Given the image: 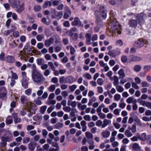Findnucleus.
I'll list each match as a JSON object with an SVG mask.
<instances>
[{"label": "nucleus", "instance_id": "f257e3e1", "mask_svg": "<svg viewBox=\"0 0 151 151\" xmlns=\"http://www.w3.org/2000/svg\"><path fill=\"white\" fill-rule=\"evenodd\" d=\"M147 17L146 15L143 12L138 14L136 17L137 20L134 19L130 20L129 22V24L130 27L135 28L137 26L138 23L140 25L144 24L145 23V19Z\"/></svg>", "mask_w": 151, "mask_h": 151}, {"label": "nucleus", "instance_id": "f03ea898", "mask_svg": "<svg viewBox=\"0 0 151 151\" xmlns=\"http://www.w3.org/2000/svg\"><path fill=\"white\" fill-rule=\"evenodd\" d=\"M34 68L32 70V79L33 81L37 83H42L45 80V78L43 75L36 69L35 65L33 64Z\"/></svg>", "mask_w": 151, "mask_h": 151}, {"label": "nucleus", "instance_id": "7ed1b4c3", "mask_svg": "<svg viewBox=\"0 0 151 151\" xmlns=\"http://www.w3.org/2000/svg\"><path fill=\"white\" fill-rule=\"evenodd\" d=\"M9 2L10 6L15 8L16 12L19 14L24 9V4H20V0H9Z\"/></svg>", "mask_w": 151, "mask_h": 151}, {"label": "nucleus", "instance_id": "20e7f679", "mask_svg": "<svg viewBox=\"0 0 151 151\" xmlns=\"http://www.w3.org/2000/svg\"><path fill=\"white\" fill-rule=\"evenodd\" d=\"M110 22L111 24V27L113 33L115 34H120L121 33V28L116 19H114L113 21H111Z\"/></svg>", "mask_w": 151, "mask_h": 151}, {"label": "nucleus", "instance_id": "39448f33", "mask_svg": "<svg viewBox=\"0 0 151 151\" xmlns=\"http://www.w3.org/2000/svg\"><path fill=\"white\" fill-rule=\"evenodd\" d=\"M99 13L100 16L104 19H105L107 17V11L106 8L104 6L100 7Z\"/></svg>", "mask_w": 151, "mask_h": 151}, {"label": "nucleus", "instance_id": "423d86ee", "mask_svg": "<svg viewBox=\"0 0 151 151\" xmlns=\"http://www.w3.org/2000/svg\"><path fill=\"white\" fill-rule=\"evenodd\" d=\"M142 58L140 57L134 55H131L129 56L128 60L129 62H136L142 60Z\"/></svg>", "mask_w": 151, "mask_h": 151}, {"label": "nucleus", "instance_id": "0eeeda50", "mask_svg": "<svg viewBox=\"0 0 151 151\" xmlns=\"http://www.w3.org/2000/svg\"><path fill=\"white\" fill-rule=\"evenodd\" d=\"M71 15V12L70 8L67 6L64 7V13L63 18L67 19Z\"/></svg>", "mask_w": 151, "mask_h": 151}, {"label": "nucleus", "instance_id": "6e6552de", "mask_svg": "<svg viewBox=\"0 0 151 151\" xmlns=\"http://www.w3.org/2000/svg\"><path fill=\"white\" fill-rule=\"evenodd\" d=\"M120 54L119 50L118 49L109 50L108 54L110 56L115 57Z\"/></svg>", "mask_w": 151, "mask_h": 151}, {"label": "nucleus", "instance_id": "1a4fd4ad", "mask_svg": "<svg viewBox=\"0 0 151 151\" xmlns=\"http://www.w3.org/2000/svg\"><path fill=\"white\" fill-rule=\"evenodd\" d=\"M146 42L147 41L145 40L139 39L135 42V45L137 47L139 48L142 47L146 43Z\"/></svg>", "mask_w": 151, "mask_h": 151}, {"label": "nucleus", "instance_id": "9d476101", "mask_svg": "<svg viewBox=\"0 0 151 151\" xmlns=\"http://www.w3.org/2000/svg\"><path fill=\"white\" fill-rule=\"evenodd\" d=\"M23 50L25 54H29L32 52L33 51L30 46L26 44L25 45L23 48Z\"/></svg>", "mask_w": 151, "mask_h": 151}, {"label": "nucleus", "instance_id": "9b49d317", "mask_svg": "<svg viewBox=\"0 0 151 151\" xmlns=\"http://www.w3.org/2000/svg\"><path fill=\"white\" fill-rule=\"evenodd\" d=\"M29 78H22L21 80L22 85L24 88L28 87Z\"/></svg>", "mask_w": 151, "mask_h": 151}, {"label": "nucleus", "instance_id": "f8f14e48", "mask_svg": "<svg viewBox=\"0 0 151 151\" xmlns=\"http://www.w3.org/2000/svg\"><path fill=\"white\" fill-rule=\"evenodd\" d=\"M6 62L9 63H13L15 61V59L14 56L12 55H8L6 58Z\"/></svg>", "mask_w": 151, "mask_h": 151}, {"label": "nucleus", "instance_id": "ddd939ff", "mask_svg": "<svg viewBox=\"0 0 151 151\" xmlns=\"http://www.w3.org/2000/svg\"><path fill=\"white\" fill-rule=\"evenodd\" d=\"M54 40L52 37H50L48 39L46 40L45 41V45L47 47H48L53 42Z\"/></svg>", "mask_w": 151, "mask_h": 151}, {"label": "nucleus", "instance_id": "4468645a", "mask_svg": "<svg viewBox=\"0 0 151 151\" xmlns=\"http://www.w3.org/2000/svg\"><path fill=\"white\" fill-rule=\"evenodd\" d=\"M137 136L138 138V139L140 140L145 141L146 139L147 140V138L146 134L145 133H142L141 135L139 133L137 134Z\"/></svg>", "mask_w": 151, "mask_h": 151}, {"label": "nucleus", "instance_id": "2eb2a0df", "mask_svg": "<svg viewBox=\"0 0 151 151\" xmlns=\"http://www.w3.org/2000/svg\"><path fill=\"white\" fill-rule=\"evenodd\" d=\"M76 79L72 76H68L66 77V83H72L76 81Z\"/></svg>", "mask_w": 151, "mask_h": 151}, {"label": "nucleus", "instance_id": "dca6fc26", "mask_svg": "<svg viewBox=\"0 0 151 151\" xmlns=\"http://www.w3.org/2000/svg\"><path fill=\"white\" fill-rule=\"evenodd\" d=\"M72 25L73 26H77L79 25L81 26V21L78 17H76L74 19V20L73 22Z\"/></svg>", "mask_w": 151, "mask_h": 151}, {"label": "nucleus", "instance_id": "f3484780", "mask_svg": "<svg viewBox=\"0 0 151 151\" xmlns=\"http://www.w3.org/2000/svg\"><path fill=\"white\" fill-rule=\"evenodd\" d=\"M12 117L14 119V122L15 124L19 123L21 122V119L18 117V114L16 113H13L12 114Z\"/></svg>", "mask_w": 151, "mask_h": 151}, {"label": "nucleus", "instance_id": "a211bd4d", "mask_svg": "<svg viewBox=\"0 0 151 151\" xmlns=\"http://www.w3.org/2000/svg\"><path fill=\"white\" fill-rule=\"evenodd\" d=\"M101 134L103 137L104 138H107L109 136L110 133L109 131L105 130L102 132Z\"/></svg>", "mask_w": 151, "mask_h": 151}, {"label": "nucleus", "instance_id": "6ab92c4d", "mask_svg": "<svg viewBox=\"0 0 151 151\" xmlns=\"http://www.w3.org/2000/svg\"><path fill=\"white\" fill-rule=\"evenodd\" d=\"M36 146V143L33 142H30L28 145V148L31 151H34Z\"/></svg>", "mask_w": 151, "mask_h": 151}, {"label": "nucleus", "instance_id": "aec40b11", "mask_svg": "<svg viewBox=\"0 0 151 151\" xmlns=\"http://www.w3.org/2000/svg\"><path fill=\"white\" fill-rule=\"evenodd\" d=\"M36 63L38 65H41L45 63V60L43 58H38L36 60Z\"/></svg>", "mask_w": 151, "mask_h": 151}, {"label": "nucleus", "instance_id": "412c9836", "mask_svg": "<svg viewBox=\"0 0 151 151\" xmlns=\"http://www.w3.org/2000/svg\"><path fill=\"white\" fill-rule=\"evenodd\" d=\"M103 124L102 125V128H105L109 123L111 124V121L105 119L103 120Z\"/></svg>", "mask_w": 151, "mask_h": 151}, {"label": "nucleus", "instance_id": "4be33fe9", "mask_svg": "<svg viewBox=\"0 0 151 151\" xmlns=\"http://www.w3.org/2000/svg\"><path fill=\"white\" fill-rule=\"evenodd\" d=\"M20 100L22 103L24 104L27 103L29 99L27 96L24 95H23L21 96Z\"/></svg>", "mask_w": 151, "mask_h": 151}, {"label": "nucleus", "instance_id": "5701e85b", "mask_svg": "<svg viewBox=\"0 0 151 151\" xmlns=\"http://www.w3.org/2000/svg\"><path fill=\"white\" fill-rule=\"evenodd\" d=\"M109 14L110 15V22H111V21H113L114 19H116V18L114 17L116 15V13L115 12H114L112 11H110Z\"/></svg>", "mask_w": 151, "mask_h": 151}, {"label": "nucleus", "instance_id": "b1692460", "mask_svg": "<svg viewBox=\"0 0 151 151\" xmlns=\"http://www.w3.org/2000/svg\"><path fill=\"white\" fill-rule=\"evenodd\" d=\"M118 74L119 75V78H123L125 76V74L124 72V70L122 69H120L118 72Z\"/></svg>", "mask_w": 151, "mask_h": 151}, {"label": "nucleus", "instance_id": "393cba45", "mask_svg": "<svg viewBox=\"0 0 151 151\" xmlns=\"http://www.w3.org/2000/svg\"><path fill=\"white\" fill-rule=\"evenodd\" d=\"M127 129L131 130L132 133H135L137 131L136 125L134 124L132 125V127H128Z\"/></svg>", "mask_w": 151, "mask_h": 151}, {"label": "nucleus", "instance_id": "a878e982", "mask_svg": "<svg viewBox=\"0 0 151 151\" xmlns=\"http://www.w3.org/2000/svg\"><path fill=\"white\" fill-rule=\"evenodd\" d=\"M113 78L114 81L113 82L114 85L116 86H118L119 83L118 78L116 76H114L113 77Z\"/></svg>", "mask_w": 151, "mask_h": 151}, {"label": "nucleus", "instance_id": "bb28decb", "mask_svg": "<svg viewBox=\"0 0 151 151\" xmlns=\"http://www.w3.org/2000/svg\"><path fill=\"white\" fill-rule=\"evenodd\" d=\"M141 67L139 65H136L134 66L133 69L136 72H139L141 69Z\"/></svg>", "mask_w": 151, "mask_h": 151}, {"label": "nucleus", "instance_id": "cd10ccee", "mask_svg": "<svg viewBox=\"0 0 151 151\" xmlns=\"http://www.w3.org/2000/svg\"><path fill=\"white\" fill-rule=\"evenodd\" d=\"M1 141H4L6 142H10L11 141V138L8 136H6V137L2 136L1 137Z\"/></svg>", "mask_w": 151, "mask_h": 151}, {"label": "nucleus", "instance_id": "c85d7f7f", "mask_svg": "<svg viewBox=\"0 0 151 151\" xmlns=\"http://www.w3.org/2000/svg\"><path fill=\"white\" fill-rule=\"evenodd\" d=\"M63 125V123L58 122L54 125V128L56 129H59L62 128Z\"/></svg>", "mask_w": 151, "mask_h": 151}, {"label": "nucleus", "instance_id": "c756f323", "mask_svg": "<svg viewBox=\"0 0 151 151\" xmlns=\"http://www.w3.org/2000/svg\"><path fill=\"white\" fill-rule=\"evenodd\" d=\"M55 15L59 19H60L63 16V12L62 11L56 12L55 13Z\"/></svg>", "mask_w": 151, "mask_h": 151}, {"label": "nucleus", "instance_id": "7c9ffc66", "mask_svg": "<svg viewBox=\"0 0 151 151\" xmlns=\"http://www.w3.org/2000/svg\"><path fill=\"white\" fill-rule=\"evenodd\" d=\"M96 22L97 23V25L99 27H101L103 26V21L100 19H98L96 20Z\"/></svg>", "mask_w": 151, "mask_h": 151}, {"label": "nucleus", "instance_id": "2f4dec72", "mask_svg": "<svg viewBox=\"0 0 151 151\" xmlns=\"http://www.w3.org/2000/svg\"><path fill=\"white\" fill-rule=\"evenodd\" d=\"M44 36L42 35H38L36 36V39L38 41H41L44 38Z\"/></svg>", "mask_w": 151, "mask_h": 151}, {"label": "nucleus", "instance_id": "473e14b6", "mask_svg": "<svg viewBox=\"0 0 151 151\" xmlns=\"http://www.w3.org/2000/svg\"><path fill=\"white\" fill-rule=\"evenodd\" d=\"M116 89L117 91L120 93L124 91V88L118 85L116 86Z\"/></svg>", "mask_w": 151, "mask_h": 151}, {"label": "nucleus", "instance_id": "72a5a7b5", "mask_svg": "<svg viewBox=\"0 0 151 151\" xmlns=\"http://www.w3.org/2000/svg\"><path fill=\"white\" fill-rule=\"evenodd\" d=\"M27 111L29 112L28 114V116L29 117L31 116L32 115L35 113V110L31 109V108H29L28 109H27Z\"/></svg>", "mask_w": 151, "mask_h": 151}, {"label": "nucleus", "instance_id": "f704fd0d", "mask_svg": "<svg viewBox=\"0 0 151 151\" xmlns=\"http://www.w3.org/2000/svg\"><path fill=\"white\" fill-rule=\"evenodd\" d=\"M85 135L88 139H92L93 137V135L90 132H86L85 133Z\"/></svg>", "mask_w": 151, "mask_h": 151}, {"label": "nucleus", "instance_id": "c9c22d12", "mask_svg": "<svg viewBox=\"0 0 151 151\" xmlns=\"http://www.w3.org/2000/svg\"><path fill=\"white\" fill-rule=\"evenodd\" d=\"M132 148L134 150H137V151L140 150L139 146L136 143L133 144Z\"/></svg>", "mask_w": 151, "mask_h": 151}, {"label": "nucleus", "instance_id": "e433bc0d", "mask_svg": "<svg viewBox=\"0 0 151 151\" xmlns=\"http://www.w3.org/2000/svg\"><path fill=\"white\" fill-rule=\"evenodd\" d=\"M130 130L128 129L126 130L124 133L125 135L129 137H131L132 135V133L129 131Z\"/></svg>", "mask_w": 151, "mask_h": 151}, {"label": "nucleus", "instance_id": "4c0bfd02", "mask_svg": "<svg viewBox=\"0 0 151 151\" xmlns=\"http://www.w3.org/2000/svg\"><path fill=\"white\" fill-rule=\"evenodd\" d=\"M47 107V106H41L40 108V113L42 114H44Z\"/></svg>", "mask_w": 151, "mask_h": 151}, {"label": "nucleus", "instance_id": "58836bf2", "mask_svg": "<svg viewBox=\"0 0 151 151\" xmlns=\"http://www.w3.org/2000/svg\"><path fill=\"white\" fill-rule=\"evenodd\" d=\"M42 133L43 137L45 138L47 137L48 132L46 130L44 129L42 130Z\"/></svg>", "mask_w": 151, "mask_h": 151}, {"label": "nucleus", "instance_id": "ea45409f", "mask_svg": "<svg viewBox=\"0 0 151 151\" xmlns=\"http://www.w3.org/2000/svg\"><path fill=\"white\" fill-rule=\"evenodd\" d=\"M9 45L10 46V47L12 48L15 47L17 46V45L15 42V41L14 40L11 43H10L9 44Z\"/></svg>", "mask_w": 151, "mask_h": 151}, {"label": "nucleus", "instance_id": "a19ab883", "mask_svg": "<svg viewBox=\"0 0 151 151\" xmlns=\"http://www.w3.org/2000/svg\"><path fill=\"white\" fill-rule=\"evenodd\" d=\"M9 116L7 117L6 120V124H11L13 122V120L12 118L9 119Z\"/></svg>", "mask_w": 151, "mask_h": 151}, {"label": "nucleus", "instance_id": "79ce46f5", "mask_svg": "<svg viewBox=\"0 0 151 151\" xmlns=\"http://www.w3.org/2000/svg\"><path fill=\"white\" fill-rule=\"evenodd\" d=\"M41 9V7L40 6L36 5L34 6V10L35 12L40 11Z\"/></svg>", "mask_w": 151, "mask_h": 151}, {"label": "nucleus", "instance_id": "37998d69", "mask_svg": "<svg viewBox=\"0 0 151 151\" xmlns=\"http://www.w3.org/2000/svg\"><path fill=\"white\" fill-rule=\"evenodd\" d=\"M48 65L50 67L52 70H55V67L54 66L52 62H48Z\"/></svg>", "mask_w": 151, "mask_h": 151}, {"label": "nucleus", "instance_id": "c03bdc74", "mask_svg": "<svg viewBox=\"0 0 151 151\" xmlns=\"http://www.w3.org/2000/svg\"><path fill=\"white\" fill-rule=\"evenodd\" d=\"M30 141V139L28 137H25L23 139V143L24 144L27 143Z\"/></svg>", "mask_w": 151, "mask_h": 151}, {"label": "nucleus", "instance_id": "a18cd8bd", "mask_svg": "<svg viewBox=\"0 0 151 151\" xmlns=\"http://www.w3.org/2000/svg\"><path fill=\"white\" fill-rule=\"evenodd\" d=\"M52 4L51 2L50 1H47L45 2L43 7L44 8H46L48 5L50 6H52Z\"/></svg>", "mask_w": 151, "mask_h": 151}, {"label": "nucleus", "instance_id": "49530a36", "mask_svg": "<svg viewBox=\"0 0 151 151\" xmlns=\"http://www.w3.org/2000/svg\"><path fill=\"white\" fill-rule=\"evenodd\" d=\"M55 88V86L54 85H52L49 88V90L51 92H53Z\"/></svg>", "mask_w": 151, "mask_h": 151}, {"label": "nucleus", "instance_id": "de8ad7c7", "mask_svg": "<svg viewBox=\"0 0 151 151\" xmlns=\"http://www.w3.org/2000/svg\"><path fill=\"white\" fill-rule=\"evenodd\" d=\"M12 74V78L14 79H17L18 78V76L17 74L15 73H13L12 71H11Z\"/></svg>", "mask_w": 151, "mask_h": 151}, {"label": "nucleus", "instance_id": "09e8293b", "mask_svg": "<svg viewBox=\"0 0 151 151\" xmlns=\"http://www.w3.org/2000/svg\"><path fill=\"white\" fill-rule=\"evenodd\" d=\"M97 83L99 85L101 86L104 83V81L102 79L99 78L97 81Z\"/></svg>", "mask_w": 151, "mask_h": 151}, {"label": "nucleus", "instance_id": "8fccbe9b", "mask_svg": "<svg viewBox=\"0 0 151 151\" xmlns=\"http://www.w3.org/2000/svg\"><path fill=\"white\" fill-rule=\"evenodd\" d=\"M32 93V90L31 89H28L25 91V94L27 96L30 95Z\"/></svg>", "mask_w": 151, "mask_h": 151}, {"label": "nucleus", "instance_id": "3c124183", "mask_svg": "<svg viewBox=\"0 0 151 151\" xmlns=\"http://www.w3.org/2000/svg\"><path fill=\"white\" fill-rule=\"evenodd\" d=\"M133 97H129L127 100V102L128 104H130L133 102Z\"/></svg>", "mask_w": 151, "mask_h": 151}, {"label": "nucleus", "instance_id": "603ef678", "mask_svg": "<svg viewBox=\"0 0 151 151\" xmlns=\"http://www.w3.org/2000/svg\"><path fill=\"white\" fill-rule=\"evenodd\" d=\"M134 82L132 83V87L136 89H139V87Z\"/></svg>", "mask_w": 151, "mask_h": 151}, {"label": "nucleus", "instance_id": "864d4df0", "mask_svg": "<svg viewBox=\"0 0 151 151\" xmlns=\"http://www.w3.org/2000/svg\"><path fill=\"white\" fill-rule=\"evenodd\" d=\"M37 47L38 49H41L44 47V44L42 42L38 43L37 45Z\"/></svg>", "mask_w": 151, "mask_h": 151}, {"label": "nucleus", "instance_id": "5fc2aeb1", "mask_svg": "<svg viewBox=\"0 0 151 151\" xmlns=\"http://www.w3.org/2000/svg\"><path fill=\"white\" fill-rule=\"evenodd\" d=\"M77 88V86L76 85H73L69 86V88L71 92H73Z\"/></svg>", "mask_w": 151, "mask_h": 151}, {"label": "nucleus", "instance_id": "6e6d98bb", "mask_svg": "<svg viewBox=\"0 0 151 151\" xmlns=\"http://www.w3.org/2000/svg\"><path fill=\"white\" fill-rule=\"evenodd\" d=\"M83 118L87 121H90L91 120L90 116L88 115H85L83 117Z\"/></svg>", "mask_w": 151, "mask_h": 151}, {"label": "nucleus", "instance_id": "4d7b16f0", "mask_svg": "<svg viewBox=\"0 0 151 151\" xmlns=\"http://www.w3.org/2000/svg\"><path fill=\"white\" fill-rule=\"evenodd\" d=\"M117 106V104L115 103H113L112 105L109 106L110 109L111 110H113L114 108H116Z\"/></svg>", "mask_w": 151, "mask_h": 151}, {"label": "nucleus", "instance_id": "13d9d810", "mask_svg": "<svg viewBox=\"0 0 151 151\" xmlns=\"http://www.w3.org/2000/svg\"><path fill=\"white\" fill-rule=\"evenodd\" d=\"M50 71L48 69L45 70L44 73V74L45 76H48L50 74Z\"/></svg>", "mask_w": 151, "mask_h": 151}, {"label": "nucleus", "instance_id": "bf43d9fd", "mask_svg": "<svg viewBox=\"0 0 151 151\" xmlns=\"http://www.w3.org/2000/svg\"><path fill=\"white\" fill-rule=\"evenodd\" d=\"M96 126L100 127L101 126H102V122L100 120H98L96 122Z\"/></svg>", "mask_w": 151, "mask_h": 151}, {"label": "nucleus", "instance_id": "052dcab7", "mask_svg": "<svg viewBox=\"0 0 151 151\" xmlns=\"http://www.w3.org/2000/svg\"><path fill=\"white\" fill-rule=\"evenodd\" d=\"M121 60L123 63L126 62L127 60V57L126 56H123L121 58Z\"/></svg>", "mask_w": 151, "mask_h": 151}, {"label": "nucleus", "instance_id": "680f3d73", "mask_svg": "<svg viewBox=\"0 0 151 151\" xmlns=\"http://www.w3.org/2000/svg\"><path fill=\"white\" fill-rule=\"evenodd\" d=\"M40 136L39 135H35L34 137V140L35 142L38 141L40 139Z\"/></svg>", "mask_w": 151, "mask_h": 151}, {"label": "nucleus", "instance_id": "e2e57ef3", "mask_svg": "<svg viewBox=\"0 0 151 151\" xmlns=\"http://www.w3.org/2000/svg\"><path fill=\"white\" fill-rule=\"evenodd\" d=\"M63 109L64 111L67 112H69L70 111L71 108L70 107L66 106L65 107H63Z\"/></svg>", "mask_w": 151, "mask_h": 151}, {"label": "nucleus", "instance_id": "0e129e2a", "mask_svg": "<svg viewBox=\"0 0 151 151\" xmlns=\"http://www.w3.org/2000/svg\"><path fill=\"white\" fill-rule=\"evenodd\" d=\"M121 95L120 94H117L114 96V99L116 101H119Z\"/></svg>", "mask_w": 151, "mask_h": 151}, {"label": "nucleus", "instance_id": "69168bd1", "mask_svg": "<svg viewBox=\"0 0 151 151\" xmlns=\"http://www.w3.org/2000/svg\"><path fill=\"white\" fill-rule=\"evenodd\" d=\"M58 121V119L56 117L52 118L50 120L51 123L52 124H55Z\"/></svg>", "mask_w": 151, "mask_h": 151}, {"label": "nucleus", "instance_id": "338daca9", "mask_svg": "<svg viewBox=\"0 0 151 151\" xmlns=\"http://www.w3.org/2000/svg\"><path fill=\"white\" fill-rule=\"evenodd\" d=\"M99 116L101 119H104L106 117V115L104 113L101 112L98 114Z\"/></svg>", "mask_w": 151, "mask_h": 151}, {"label": "nucleus", "instance_id": "774afa93", "mask_svg": "<svg viewBox=\"0 0 151 151\" xmlns=\"http://www.w3.org/2000/svg\"><path fill=\"white\" fill-rule=\"evenodd\" d=\"M151 69V66L150 65H145L144 67V69L145 71H148Z\"/></svg>", "mask_w": 151, "mask_h": 151}]
</instances>
